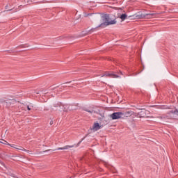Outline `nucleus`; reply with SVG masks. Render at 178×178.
Listing matches in <instances>:
<instances>
[{"instance_id": "obj_1", "label": "nucleus", "mask_w": 178, "mask_h": 178, "mask_svg": "<svg viewBox=\"0 0 178 178\" xmlns=\"http://www.w3.org/2000/svg\"><path fill=\"white\" fill-rule=\"evenodd\" d=\"M116 19H113L111 21V18L109 17V15L104 14L99 17V18L96 21V24H97V27H101V29H105V27L108 26H111L112 24H116Z\"/></svg>"}, {"instance_id": "obj_2", "label": "nucleus", "mask_w": 178, "mask_h": 178, "mask_svg": "<svg viewBox=\"0 0 178 178\" xmlns=\"http://www.w3.org/2000/svg\"><path fill=\"white\" fill-rule=\"evenodd\" d=\"M154 16H156V13L142 14L141 13H138L134 14L133 16H129V17H134V19H152Z\"/></svg>"}, {"instance_id": "obj_3", "label": "nucleus", "mask_w": 178, "mask_h": 178, "mask_svg": "<svg viewBox=\"0 0 178 178\" xmlns=\"http://www.w3.org/2000/svg\"><path fill=\"white\" fill-rule=\"evenodd\" d=\"M124 116V113L122 112H115L111 115L112 120H116L118 119H122Z\"/></svg>"}, {"instance_id": "obj_4", "label": "nucleus", "mask_w": 178, "mask_h": 178, "mask_svg": "<svg viewBox=\"0 0 178 178\" xmlns=\"http://www.w3.org/2000/svg\"><path fill=\"white\" fill-rule=\"evenodd\" d=\"M100 129H102V125L99 124L98 122H96L93 124L92 127L90 128V130L92 131H98V130H100Z\"/></svg>"}, {"instance_id": "obj_5", "label": "nucleus", "mask_w": 178, "mask_h": 178, "mask_svg": "<svg viewBox=\"0 0 178 178\" xmlns=\"http://www.w3.org/2000/svg\"><path fill=\"white\" fill-rule=\"evenodd\" d=\"M56 111H65L63 110V106L62 105V103H55L53 106L52 109H55Z\"/></svg>"}, {"instance_id": "obj_6", "label": "nucleus", "mask_w": 178, "mask_h": 178, "mask_svg": "<svg viewBox=\"0 0 178 178\" xmlns=\"http://www.w3.org/2000/svg\"><path fill=\"white\" fill-rule=\"evenodd\" d=\"M111 77L112 79H119L118 75H116L113 73H109V72H106L104 75L102 76V77Z\"/></svg>"}, {"instance_id": "obj_7", "label": "nucleus", "mask_w": 178, "mask_h": 178, "mask_svg": "<svg viewBox=\"0 0 178 178\" xmlns=\"http://www.w3.org/2000/svg\"><path fill=\"white\" fill-rule=\"evenodd\" d=\"M148 113L147 111L143 110L136 114L137 118H145V113Z\"/></svg>"}, {"instance_id": "obj_8", "label": "nucleus", "mask_w": 178, "mask_h": 178, "mask_svg": "<svg viewBox=\"0 0 178 178\" xmlns=\"http://www.w3.org/2000/svg\"><path fill=\"white\" fill-rule=\"evenodd\" d=\"M8 145H10V147H12L13 148H15V149H20V151H25L26 152H29V150L24 149V147H21V148L16 147V145L9 144V143H8Z\"/></svg>"}, {"instance_id": "obj_9", "label": "nucleus", "mask_w": 178, "mask_h": 178, "mask_svg": "<svg viewBox=\"0 0 178 178\" xmlns=\"http://www.w3.org/2000/svg\"><path fill=\"white\" fill-rule=\"evenodd\" d=\"M73 147H74V145H66L63 147H58L57 151H60V149H69V148H73Z\"/></svg>"}, {"instance_id": "obj_10", "label": "nucleus", "mask_w": 178, "mask_h": 178, "mask_svg": "<svg viewBox=\"0 0 178 178\" xmlns=\"http://www.w3.org/2000/svg\"><path fill=\"white\" fill-rule=\"evenodd\" d=\"M133 115V111H127L124 113L123 118H129Z\"/></svg>"}, {"instance_id": "obj_11", "label": "nucleus", "mask_w": 178, "mask_h": 178, "mask_svg": "<svg viewBox=\"0 0 178 178\" xmlns=\"http://www.w3.org/2000/svg\"><path fill=\"white\" fill-rule=\"evenodd\" d=\"M127 17V15L122 14L121 16L120 17V19H121V20H122V21H124V20H126Z\"/></svg>"}, {"instance_id": "obj_12", "label": "nucleus", "mask_w": 178, "mask_h": 178, "mask_svg": "<svg viewBox=\"0 0 178 178\" xmlns=\"http://www.w3.org/2000/svg\"><path fill=\"white\" fill-rule=\"evenodd\" d=\"M27 110L28 111H31V109H33L34 108V106H33L31 104L29 105L26 106Z\"/></svg>"}, {"instance_id": "obj_13", "label": "nucleus", "mask_w": 178, "mask_h": 178, "mask_svg": "<svg viewBox=\"0 0 178 178\" xmlns=\"http://www.w3.org/2000/svg\"><path fill=\"white\" fill-rule=\"evenodd\" d=\"M2 144H5L6 145H8L9 144L6 140H4V143H2Z\"/></svg>"}, {"instance_id": "obj_14", "label": "nucleus", "mask_w": 178, "mask_h": 178, "mask_svg": "<svg viewBox=\"0 0 178 178\" xmlns=\"http://www.w3.org/2000/svg\"><path fill=\"white\" fill-rule=\"evenodd\" d=\"M86 112H89V113H92L93 111H88V110H86Z\"/></svg>"}, {"instance_id": "obj_15", "label": "nucleus", "mask_w": 178, "mask_h": 178, "mask_svg": "<svg viewBox=\"0 0 178 178\" xmlns=\"http://www.w3.org/2000/svg\"><path fill=\"white\" fill-rule=\"evenodd\" d=\"M50 124H51V125L54 124V121H52V120L50 121Z\"/></svg>"}, {"instance_id": "obj_16", "label": "nucleus", "mask_w": 178, "mask_h": 178, "mask_svg": "<svg viewBox=\"0 0 178 178\" xmlns=\"http://www.w3.org/2000/svg\"><path fill=\"white\" fill-rule=\"evenodd\" d=\"M168 107L163 108V109H168Z\"/></svg>"}, {"instance_id": "obj_17", "label": "nucleus", "mask_w": 178, "mask_h": 178, "mask_svg": "<svg viewBox=\"0 0 178 178\" xmlns=\"http://www.w3.org/2000/svg\"><path fill=\"white\" fill-rule=\"evenodd\" d=\"M120 74H122V72L121 71H120Z\"/></svg>"}]
</instances>
